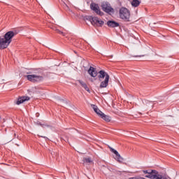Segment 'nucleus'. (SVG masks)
I'll return each instance as SVG.
<instances>
[{
	"label": "nucleus",
	"mask_w": 179,
	"mask_h": 179,
	"mask_svg": "<svg viewBox=\"0 0 179 179\" xmlns=\"http://www.w3.org/2000/svg\"><path fill=\"white\" fill-rule=\"evenodd\" d=\"M15 36H16V34L10 31L6 33L4 36H0V50H5V48H8L9 44L12 43L13 37H15Z\"/></svg>",
	"instance_id": "nucleus-1"
},
{
	"label": "nucleus",
	"mask_w": 179,
	"mask_h": 179,
	"mask_svg": "<svg viewBox=\"0 0 179 179\" xmlns=\"http://www.w3.org/2000/svg\"><path fill=\"white\" fill-rule=\"evenodd\" d=\"M98 78L99 82H101V84L99 85L100 89H103L108 86V82L110 80V76L108 75V73L103 70H101L99 72Z\"/></svg>",
	"instance_id": "nucleus-2"
},
{
	"label": "nucleus",
	"mask_w": 179,
	"mask_h": 179,
	"mask_svg": "<svg viewBox=\"0 0 179 179\" xmlns=\"http://www.w3.org/2000/svg\"><path fill=\"white\" fill-rule=\"evenodd\" d=\"M144 174H148L145 176L146 178L150 179H169V177L166 175H160L159 172L156 170H145L143 171Z\"/></svg>",
	"instance_id": "nucleus-3"
},
{
	"label": "nucleus",
	"mask_w": 179,
	"mask_h": 179,
	"mask_svg": "<svg viewBox=\"0 0 179 179\" xmlns=\"http://www.w3.org/2000/svg\"><path fill=\"white\" fill-rule=\"evenodd\" d=\"M119 16L124 22H131V11L127 8H121L119 11Z\"/></svg>",
	"instance_id": "nucleus-4"
},
{
	"label": "nucleus",
	"mask_w": 179,
	"mask_h": 179,
	"mask_svg": "<svg viewBox=\"0 0 179 179\" xmlns=\"http://www.w3.org/2000/svg\"><path fill=\"white\" fill-rule=\"evenodd\" d=\"M26 78L29 82H32L33 83H36V82H43V80H44V77L38 74L28 75Z\"/></svg>",
	"instance_id": "nucleus-5"
},
{
	"label": "nucleus",
	"mask_w": 179,
	"mask_h": 179,
	"mask_svg": "<svg viewBox=\"0 0 179 179\" xmlns=\"http://www.w3.org/2000/svg\"><path fill=\"white\" fill-rule=\"evenodd\" d=\"M88 20L93 25L96 26H103L104 24V21L101 20V19L97 17H88Z\"/></svg>",
	"instance_id": "nucleus-6"
},
{
	"label": "nucleus",
	"mask_w": 179,
	"mask_h": 179,
	"mask_svg": "<svg viewBox=\"0 0 179 179\" xmlns=\"http://www.w3.org/2000/svg\"><path fill=\"white\" fill-rule=\"evenodd\" d=\"M103 12L106 13H114V8H111V5L108 2H103L101 4Z\"/></svg>",
	"instance_id": "nucleus-7"
},
{
	"label": "nucleus",
	"mask_w": 179,
	"mask_h": 179,
	"mask_svg": "<svg viewBox=\"0 0 179 179\" xmlns=\"http://www.w3.org/2000/svg\"><path fill=\"white\" fill-rule=\"evenodd\" d=\"M90 8L92 10H94L96 15H99V16H103V13L100 10V7H99V4H96L95 3H92L90 4Z\"/></svg>",
	"instance_id": "nucleus-8"
},
{
	"label": "nucleus",
	"mask_w": 179,
	"mask_h": 179,
	"mask_svg": "<svg viewBox=\"0 0 179 179\" xmlns=\"http://www.w3.org/2000/svg\"><path fill=\"white\" fill-rule=\"evenodd\" d=\"M110 152H112L113 153H114L116 155V160H117V162H119V163H122V160H124L123 158H122L121 155H120V153H118V152L115 150H114V148L110 147L109 148Z\"/></svg>",
	"instance_id": "nucleus-9"
},
{
	"label": "nucleus",
	"mask_w": 179,
	"mask_h": 179,
	"mask_svg": "<svg viewBox=\"0 0 179 179\" xmlns=\"http://www.w3.org/2000/svg\"><path fill=\"white\" fill-rule=\"evenodd\" d=\"M88 73L92 78H96V76H97V71H96V69H94L93 66L90 67L88 70Z\"/></svg>",
	"instance_id": "nucleus-10"
},
{
	"label": "nucleus",
	"mask_w": 179,
	"mask_h": 179,
	"mask_svg": "<svg viewBox=\"0 0 179 179\" xmlns=\"http://www.w3.org/2000/svg\"><path fill=\"white\" fill-rule=\"evenodd\" d=\"M29 100H30V97L29 96L19 97L17 101V104L19 106V104H22V103H24V101H29Z\"/></svg>",
	"instance_id": "nucleus-11"
},
{
	"label": "nucleus",
	"mask_w": 179,
	"mask_h": 179,
	"mask_svg": "<svg viewBox=\"0 0 179 179\" xmlns=\"http://www.w3.org/2000/svg\"><path fill=\"white\" fill-rule=\"evenodd\" d=\"M92 106L94 111L96 113V114H97V115H99V117H101V115L104 114V113H103V112H101V110H100L99 109L97 106L92 105Z\"/></svg>",
	"instance_id": "nucleus-12"
},
{
	"label": "nucleus",
	"mask_w": 179,
	"mask_h": 179,
	"mask_svg": "<svg viewBox=\"0 0 179 179\" xmlns=\"http://www.w3.org/2000/svg\"><path fill=\"white\" fill-rule=\"evenodd\" d=\"M107 24L108 27H118V26H120L118 22L111 20L108 21Z\"/></svg>",
	"instance_id": "nucleus-13"
},
{
	"label": "nucleus",
	"mask_w": 179,
	"mask_h": 179,
	"mask_svg": "<svg viewBox=\"0 0 179 179\" xmlns=\"http://www.w3.org/2000/svg\"><path fill=\"white\" fill-rule=\"evenodd\" d=\"M101 118L103 120V121H106V122H110L111 121V117L106 115V114L101 115Z\"/></svg>",
	"instance_id": "nucleus-14"
},
{
	"label": "nucleus",
	"mask_w": 179,
	"mask_h": 179,
	"mask_svg": "<svg viewBox=\"0 0 179 179\" xmlns=\"http://www.w3.org/2000/svg\"><path fill=\"white\" fill-rule=\"evenodd\" d=\"M131 6H134V8H138L139 5H141V1L139 0H132L131 2Z\"/></svg>",
	"instance_id": "nucleus-15"
},
{
	"label": "nucleus",
	"mask_w": 179,
	"mask_h": 179,
	"mask_svg": "<svg viewBox=\"0 0 179 179\" xmlns=\"http://www.w3.org/2000/svg\"><path fill=\"white\" fill-rule=\"evenodd\" d=\"M80 85H81V86L85 88V90L87 91V92H90V90H89V87H87V85H86V83H85V82L82 81V80H78Z\"/></svg>",
	"instance_id": "nucleus-16"
},
{
	"label": "nucleus",
	"mask_w": 179,
	"mask_h": 179,
	"mask_svg": "<svg viewBox=\"0 0 179 179\" xmlns=\"http://www.w3.org/2000/svg\"><path fill=\"white\" fill-rule=\"evenodd\" d=\"M84 163H92V159L90 157H85L83 158Z\"/></svg>",
	"instance_id": "nucleus-17"
},
{
	"label": "nucleus",
	"mask_w": 179,
	"mask_h": 179,
	"mask_svg": "<svg viewBox=\"0 0 179 179\" xmlns=\"http://www.w3.org/2000/svg\"><path fill=\"white\" fill-rule=\"evenodd\" d=\"M55 31H57V33H58L59 34H62V36H65V33L62 32V31H60L59 29H55Z\"/></svg>",
	"instance_id": "nucleus-18"
},
{
	"label": "nucleus",
	"mask_w": 179,
	"mask_h": 179,
	"mask_svg": "<svg viewBox=\"0 0 179 179\" xmlns=\"http://www.w3.org/2000/svg\"><path fill=\"white\" fill-rule=\"evenodd\" d=\"M135 57H145V55H137V56H135Z\"/></svg>",
	"instance_id": "nucleus-19"
},
{
	"label": "nucleus",
	"mask_w": 179,
	"mask_h": 179,
	"mask_svg": "<svg viewBox=\"0 0 179 179\" xmlns=\"http://www.w3.org/2000/svg\"><path fill=\"white\" fill-rule=\"evenodd\" d=\"M41 138H45V139H47V137H44L43 136H41Z\"/></svg>",
	"instance_id": "nucleus-20"
},
{
	"label": "nucleus",
	"mask_w": 179,
	"mask_h": 179,
	"mask_svg": "<svg viewBox=\"0 0 179 179\" xmlns=\"http://www.w3.org/2000/svg\"><path fill=\"white\" fill-rule=\"evenodd\" d=\"M0 120H1V116H0Z\"/></svg>",
	"instance_id": "nucleus-21"
}]
</instances>
